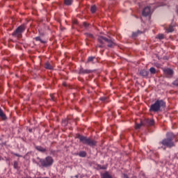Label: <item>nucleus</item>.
<instances>
[{"label": "nucleus", "instance_id": "4", "mask_svg": "<svg viewBox=\"0 0 178 178\" xmlns=\"http://www.w3.org/2000/svg\"><path fill=\"white\" fill-rule=\"evenodd\" d=\"M97 41L99 44H104V42L107 43V47H108V48H115V47H116V43L115 42V40L112 39H108L104 36H99V38H97Z\"/></svg>", "mask_w": 178, "mask_h": 178}, {"label": "nucleus", "instance_id": "33", "mask_svg": "<svg viewBox=\"0 0 178 178\" xmlns=\"http://www.w3.org/2000/svg\"><path fill=\"white\" fill-rule=\"evenodd\" d=\"M83 26H84L85 27H88V24L84 22V23H83Z\"/></svg>", "mask_w": 178, "mask_h": 178}, {"label": "nucleus", "instance_id": "3", "mask_svg": "<svg viewBox=\"0 0 178 178\" xmlns=\"http://www.w3.org/2000/svg\"><path fill=\"white\" fill-rule=\"evenodd\" d=\"M78 138L80 143H82L84 145H88L89 147H97V141L90 137L84 136L83 135H79Z\"/></svg>", "mask_w": 178, "mask_h": 178}, {"label": "nucleus", "instance_id": "20", "mask_svg": "<svg viewBox=\"0 0 178 178\" xmlns=\"http://www.w3.org/2000/svg\"><path fill=\"white\" fill-rule=\"evenodd\" d=\"M149 72L151 74H155V73H156V70L155 69V67H152L149 68Z\"/></svg>", "mask_w": 178, "mask_h": 178}, {"label": "nucleus", "instance_id": "10", "mask_svg": "<svg viewBox=\"0 0 178 178\" xmlns=\"http://www.w3.org/2000/svg\"><path fill=\"white\" fill-rule=\"evenodd\" d=\"M35 148L37 149V151H39V152H42V154L47 152V149L42 146H35Z\"/></svg>", "mask_w": 178, "mask_h": 178}, {"label": "nucleus", "instance_id": "22", "mask_svg": "<svg viewBox=\"0 0 178 178\" xmlns=\"http://www.w3.org/2000/svg\"><path fill=\"white\" fill-rule=\"evenodd\" d=\"M94 59H95V56H89L88 58V63H89L90 62H93Z\"/></svg>", "mask_w": 178, "mask_h": 178}, {"label": "nucleus", "instance_id": "2", "mask_svg": "<svg viewBox=\"0 0 178 178\" xmlns=\"http://www.w3.org/2000/svg\"><path fill=\"white\" fill-rule=\"evenodd\" d=\"M165 108H166V102L162 99H157L154 104H151L149 111L158 113L162 112V109H165Z\"/></svg>", "mask_w": 178, "mask_h": 178}, {"label": "nucleus", "instance_id": "5", "mask_svg": "<svg viewBox=\"0 0 178 178\" xmlns=\"http://www.w3.org/2000/svg\"><path fill=\"white\" fill-rule=\"evenodd\" d=\"M37 159L40 162L43 168H49V166H52L54 163V159L50 156H47L45 159H40V157H38Z\"/></svg>", "mask_w": 178, "mask_h": 178}, {"label": "nucleus", "instance_id": "37", "mask_svg": "<svg viewBox=\"0 0 178 178\" xmlns=\"http://www.w3.org/2000/svg\"><path fill=\"white\" fill-rule=\"evenodd\" d=\"M177 13H178V8H177Z\"/></svg>", "mask_w": 178, "mask_h": 178}, {"label": "nucleus", "instance_id": "35", "mask_svg": "<svg viewBox=\"0 0 178 178\" xmlns=\"http://www.w3.org/2000/svg\"><path fill=\"white\" fill-rule=\"evenodd\" d=\"M51 100H52V101H54V97H51Z\"/></svg>", "mask_w": 178, "mask_h": 178}, {"label": "nucleus", "instance_id": "16", "mask_svg": "<svg viewBox=\"0 0 178 178\" xmlns=\"http://www.w3.org/2000/svg\"><path fill=\"white\" fill-rule=\"evenodd\" d=\"M44 67H45V69H49V70H52V69H54L52 65H51V63H49L48 62L45 63Z\"/></svg>", "mask_w": 178, "mask_h": 178}, {"label": "nucleus", "instance_id": "8", "mask_svg": "<svg viewBox=\"0 0 178 178\" xmlns=\"http://www.w3.org/2000/svg\"><path fill=\"white\" fill-rule=\"evenodd\" d=\"M142 15L145 17H147V16H149L151 15V7L149 6L145 7L142 12Z\"/></svg>", "mask_w": 178, "mask_h": 178}, {"label": "nucleus", "instance_id": "34", "mask_svg": "<svg viewBox=\"0 0 178 178\" xmlns=\"http://www.w3.org/2000/svg\"><path fill=\"white\" fill-rule=\"evenodd\" d=\"M35 162V163H36V165H40V163H38V162H37V161H34Z\"/></svg>", "mask_w": 178, "mask_h": 178}, {"label": "nucleus", "instance_id": "38", "mask_svg": "<svg viewBox=\"0 0 178 178\" xmlns=\"http://www.w3.org/2000/svg\"><path fill=\"white\" fill-rule=\"evenodd\" d=\"M163 149L165 150V149H166V148H165V147H163Z\"/></svg>", "mask_w": 178, "mask_h": 178}, {"label": "nucleus", "instance_id": "32", "mask_svg": "<svg viewBox=\"0 0 178 178\" xmlns=\"http://www.w3.org/2000/svg\"><path fill=\"white\" fill-rule=\"evenodd\" d=\"M124 178H129V176L127 174H123Z\"/></svg>", "mask_w": 178, "mask_h": 178}, {"label": "nucleus", "instance_id": "30", "mask_svg": "<svg viewBox=\"0 0 178 178\" xmlns=\"http://www.w3.org/2000/svg\"><path fill=\"white\" fill-rule=\"evenodd\" d=\"M13 155H15V156H19V158H22V155H20L17 153H13Z\"/></svg>", "mask_w": 178, "mask_h": 178}, {"label": "nucleus", "instance_id": "18", "mask_svg": "<svg viewBox=\"0 0 178 178\" xmlns=\"http://www.w3.org/2000/svg\"><path fill=\"white\" fill-rule=\"evenodd\" d=\"M65 5H67V6H70L72 3H73V0H64Z\"/></svg>", "mask_w": 178, "mask_h": 178}, {"label": "nucleus", "instance_id": "19", "mask_svg": "<svg viewBox=\"0 0 178 178\" xmlns=\"http://www.w3.org/2000/svg\"><path fill=\"white\" fill-rule=\"evenodd\" d=\"M90 12L91 13H95V12H97V6H92L90 8Z\"/></svg>", "mask_w": 178, "mask_h": 178}, {"label": "nucleus", "instance_id": "17", "mask_svg": "<svg viewBox=\"0 0 178 178\" xmlns=\"http://www.w3.org/2000/svg\"><path fill=\"white\" fill-rule=\"evenodd\" d=\"M175 31V29H173V26L170 25L168 29H166V32L167 33H173Z\"/></svg>", "mask_w": 178, "mask_h": 178}, {"label": "nucleus", "instance_id": "26", "mask_svg": "<svg viewBox=\"0 0 178 178\" xmlns=\"http://www.w3.org/2000/svg\"><path fill=\"white\" fill-rule=\"evenodd\" d=\"M173 86H176V87H178V79H176L172 82Z\"/></svg>", "mask_w": 178, "mask_h": 178}, {"label": "nucleus", "instance_id": "1", "mask_svg": "<svg viewBox=\"0 0 178 178\" xmlns=\"http://www.w3.org/2000/svg\"><path fill=\"white\" fill-rule=\"evenodd\" d=\"M167 138L163 139L159 144H161L164 147H167V148H172L173 147H176L175 143H177V140H176V136L173 133L168 132L166 134Z\"/></svg>", "mask_w": 178, "mask_h": 178}, {"label": "nucleus", "instance_id": "13", "mask_svg": "<svg viewBox=\"0 0 178 178\" xmlns=\"http://www.w3.org/2000/svg\"><path fill=\"white\" fill-rule=\"evenodd\" d=\"M102 178H113L112 175L109 174L108 171L105 172L104 173L102 174Z\"/></svg>", "mask_w": 178, "mask_h": 178}, {"label": "nucleus", "instance_id": "15", "mask_svg": "<svg viewBox=\"0 0 178 178\" xmlns=\"http://www.w3.org/2000/svg\"><path fill=\"white\" fill-rule=\"evenodd\" d=\"M80 158H86L87 156V152L86 151H81L78 154Z\"/></svg>", "mask_w": 178, "mask_h": 178}, {"label": "nucleus", "instance_id": "27", "mask_svg": "<svg viewBox=\"0 0 178 178\" xmlns=\"http://www.w3.org/2000/svg\"><path fill=\"white\" fill-rule=\"evenodd\" d=\"M141 126H143V124L140 123V124H136V129H140L141 128Z\"/></svg>", "mask_w": 178, "mask_h": 178}, {"label": "nucleus", "instance_id": "28", "mask_svg": "<svg viewBox=\"0 0 178 178\" xmlns=\"http://www.w3.org/2000/svg\"><path fill=\"white\" fill-rule=\"evenodd\" d=\"M100 101L105 102V101H106V97H100Z\"/></svg>", "mask_w": 178, "mask_h": 178}, {"label": "nucleus", "instance_id": "7", "mask_svg": "<svg viewBox=\"0 0 178 178\" xmlns=\"http://www.w3.org/2000/svg\"><path fill=\"white\" fill-rule=\"evenodd\" d=\"M174 73L175 72L173 71V70L170 68H166L163 70V74L165 77H167L168 79L173 77Z\"/></svg>", "mask_w": 178, "mask_h": 178}, {"label": "nucleus", "instance_id": "14", "mask_svg": "<svg viewBox=\"0 0 178 178\" xmlns=\"http://www.w3.org/2000/svg\"><path fill=\"white\" fill-rule=\"evenodd\" d=\"M146 123L147 126H154V124H155V121L153 119H148L146 120Z\"/></svg>", "mask_w": 178, "mask_h": 178}, {"label": "nucleus", "instance_id": "9", "mask_svg": "<svg viewBox=\"0 0 178 178\" xmlns=\"http://www.w3.org/2000/svg\"><path fill=\"white\" fill-rule=\"evenodd\" d=\"M91 72V70H84V68L81 67L79 70V74H90Z\"/></svg>", "mask_w": 178, "mask_h": 178}, {"label": "nucleus", "instance_id": "29", "mask_svg": "<svg viewBox=\"0 0 178 178\" xmlns=\"http://www.w3.org/2000/svg\"><path fill=\"white\" fill-rule=\"evenodd\" d=\"M17 165H18L17 161H15L14 162V168H15V169L17 168Z\"/></svg>", "mask_w": 178, "mask_h": 178}, {"label": "nucleus", "instance_id": "24", "mask_svg": "<svg viewBox=\"0 0 178 178\" xmlns=\"http://www.w3.org/2000/svg\"><path fill=\"white\" fill-rule=\"evenodd\" d=\"M158 38H159V40H163V38H165V35H163V34H159L158 35Z\"/></svg>", "mask_w": 178, "mask_h": 178}, {"label": "nucleus", "instance_id": "21", "mask_svg": "<svg viewBox=\"0 0 178 178\" xmlns=\"http://www.w3.org/2000/svg\"><path fill=\"white\" fill-rule=\"evenodd\" d=\"M97 168L98 169H102V170H105L107 169L108 167L106 165H97Z\"/></svg>", "mask_w": 178, "mask_h": 178}, {"label": "nucleus", "instance_id": "12", "mask_svg": "<svg viewBox=\"0 0 178 178\" xmlns=\"http://www.w3.org/2000/svg\"><path fill=\"white\" fill-rule=\"evenodd\" d=\"M149 73V72L147 70H141L140 71V74L143 77H147L148 76Z\"/></svg>", "mask_w": 178, "mask_h": 178}, {"label": "nucleus", "instance_id": "25", "mask_svg": "<svg viewBox=\"0 0 178 178\" xmlns=\"http://www.w3.org/2000/svg\"><path fill=\"white\" fill-rule=\"evenodd\" d=\"M104 42L105 40H103V43H100V44H97V47H99V48H104Z\"/></svg>", "mask_w": 178, "mask_h": 178}, {"label": "nucleus", "instance_id": "11", "mask_svg": "<svg viewBox=\"0 0 178 178\" xmlns=\"http://www.w3.org/2000/svg\"><path fill=\"white\" fill-rule=\"evenodd\" d=\"M0 118L3 120H6L8 119V118L6 117V114L3 113V110H2V108H0Z\"/></svg>", "mask_w": 178, "mask_h": 178}, {"label": "nucleus", "instance_id": "31", "mask_svg": "<svg viewBox=\"0 0 178 178\" xmlns=\"http://www.w3.org/2000/svg\"><path fill=\"white\" fill-rule=\"evenodd\" d=\"M88 37H90V38H94V35L91 33L88 34Z\"/></svg>", "mask_w": 178, "mask_h": 178}, {"label": "nucleus", "instance_id": "6", "mask_svg": "<svg viewBox=\"0 0 178 178\" xmlns=\"http://www.w3.org/2000/svg\"><path fill=\"white\" fill-rule=\"evenodd\" d=\"M24 31H26V25L22 24L16 29V30L12 33V35L15 38H22Z\"/></svg>", "mask_w": 178, "mask_h": 178}, {"label": "nucleus", "instance_id": "36", "mask_svg": "<svg viewBox=\"0 0 178 178\" xmlns=\"http://www.w3.org/2000/svg\"><path fill=\"white\" fill-rule=\"evenodd\" d=\"M75 177L76 178H79V175H75Z\"/></svg>", "mask_w": 178, "mask_h": 178}, {"label": "nucleus", "instance_id": "23", "mask_svg": "<svg viewBox=\"0 0 178 178\" xmlns=\"http://www.w3.org/2000/svg\"><path fill=\"white\" fill-rule=\"evenodd\" d=\"M35 41H40L42 44H44V42H45L42 40H41V37L40 36L35 38Z\"/></svg>", "mask_w": 178, "mask_h": 178}]
</instances>
